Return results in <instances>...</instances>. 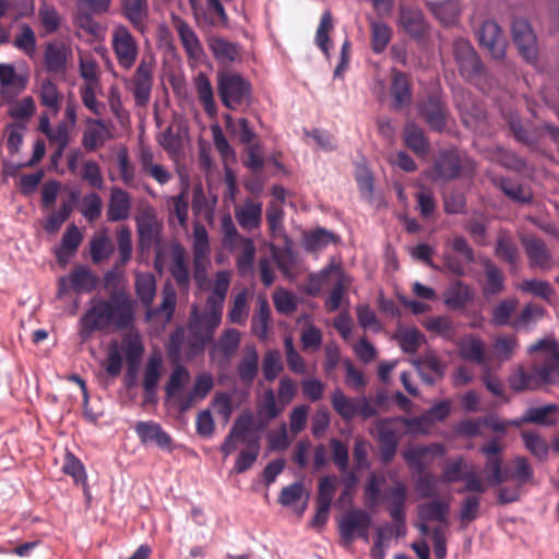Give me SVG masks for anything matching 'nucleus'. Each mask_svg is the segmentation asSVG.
<instances>
[{
    "instance_id": "1",
    "label": "nucleus",
    "mask_w": 559,
    "mask_h": 559,
    "mask_svg": "<svg viewBox=\"0 0 559 559\" xmlns=\"http://www.w3.org/2000/svg\"><path fill=\"white\" fill-rule=\"evenodd\" d=\"M135 302L124 289L115 288L107 299H94L81 317L79 335L87 341L96 331L115 326L117 330L128 329L133 324Z\"/></svg>"
},
{
    "instance_id": "2",
    "label": "nucleus",
    "mask_w": 559,
    "mask_h": 559,
    "mask_svg": "<svg viewBox=\"0 0 559 559\" xmlns=\"http://www.w3.org/2000/svg\"><path fill=\"white\" fill-rule=\"evenodd\" d=\"M230 286V274L222 270L215 274L213 286L205 301L202 313L192 314L189 323L190 336L203 349L213 340L217 326L222 322L225 299Z\"/></svg>"
},
{
    "instance_id": "3",
    "label": "nucleus",
    "mask_w": 559,
    "mask_h": 559,
    "mask_svg": "<svg viewBox=\"0 0 559 559\" xmlns=\"http://www.w3.org/2000/svg\"><path fill=\"white\" fill-rule=\"evenodd\" d=\"M559 377V355H552L547 364L537 360L530 369L519 367L509 378V384L515 392L533 391L549 383H555Z\"/></svg>"
},
{
    "instance_id": "4",
    "label": "nucleus",
    "mask_w": 559,
    "mask_h": 559,
    "mask_svg": "<svg viewBox=\"0 0 559 559\" xmlns=\"http://www.w3.org/2000/svg\"><path fill=\"white\" fill-rule=\"evenodd\" d=\"M217 93L222 105L236 111L250 104L252 86L241 74L222 71L217 73Z\"/></svg>"
},
{
    "instance_id": "5",
    "label": "nucleus",
    "mask_w": 559,
    "mask_h": 559,
    "mask_svg": "<svg viewBox=\"0 0 559 559\" xmlns=\"http://www.w3.org/2000/svg\"><path fill=\"white\" fill-rule=\"evenodd\" d=\"M192 251V277L200 290H206L210 284L207 270L211 261L209 236L204 226H195L193 229Z\"/></svg>"
},
{
    "instance_id": "6",
    "label": "nucleus",
    "mask_w": 559,
    "mask_h": 559,
    "mask_svg": "<svg viewBox=\"0 0 559 559\" xmlns=\"http://www.w3.org/2000/svg\"><path fill=\"white\" fill-rule=\"evenodd\" d=\"M110 46L118 66L130 70L139 57V45L130 29L123 24H117L110 33Z\"/></svg>"
},
{
    "instance_id": "7",
    "label": "nucleus",
    "mask_w": 559,
    "mask_h": 559,
    "mask_svg": "<svg viewBox=\"0 0 559 559\" xmlns=\"http://www.w3.org/2000/svg\"><path fill=\"white\" fill-rule=\"evenodd\" d=\"M126 90L130 91L138 107H146L153 90V67L141 60L131 78H123Z\"/></svg>"
},
{
    "instance_id": "8",
    "label": "nucleus",
    "mask_w": 559,
    "mask_h": 559,
    "mask_svg": "<svg viewBox=\"0 0 559 559\" xmlns=\"http://www.w3.org/2000/svg\"><path fill=\"white\" fill-rule=\"evenodd\" d=\"M450 503L445 500L436 498L428 502L420 503L417 507L418 523L417 530L423 536H428L430 532V522H437L449 526Z\"/></svg>"
},
{
    "instance_id": "9",
    "label": "nucleus",
    "mask_w": 559,
    "mask_h": 559,
    "mask_svg": "<svg viewBox=\"0 0 559 559\" xmlns=\"http://www.w3.org/2000/svg\"><path fill=\"white\" fill-rule=\"evenodd\" d=\"M445 449L440 443L429 445H415L403 452V459L407 466L417 475L427 473V468L432 464L435 456H442Z\"/></svg>"
},
{
    "instance_id": "10",
    "label": "nucleus",
    "mask_w": 559,
    "mask_h": 559,
    "mask_svg": "<svg viewBox=\"0 0 559 559\" xmlns=\"http://www.w3.org/2000/svg\"><path fill=\"white\" fill-rule=\"evenodd\" d=\"M453 55L461 75L466 80L474 79L481 71V61L472 44L464 38L453 43Z\"/></svg>"
},
{
    "instance_id": "11",
    "label": "nucleus",
    "mask_w": 559,
    "mask_h": 559,
    "mask_svg": "<svg viewBox=\"0 0 559 559\" xmlns=\"http://www.w3.org/2000/svg\"><path fill=\"white\" fill-rule=\"evenodd\" d=\"M371 525L370 514L361 509L347 511L338 522L340 544L349 546L357 538V533Z\"/></svg>"
},
{
    "instance_id": "12",
    "label": "nucleus",
    "mask_w": 559,
    "mask_h": 559,
    "mask_svg": "<svg viewBox=\"0 0 559 559\" xmlns=\"http://www.w3.org/2000/svg\"><path fill=\"white\" fill-rule=\"evenodd\" d=\"M134 431L144 445H155L160 450H173V438L160 424L154 420H141L134 425Z\"/></svg>"
},
{
    "instance_id": "13",
    "label": "nucleus",
    "mask_w": 559,
    "mask_h": 559,
    "mask_svg": "<svg viewBox=\"0 0 559 559\" xmlns=\"http://www.w3.org/2000/svg\"><path fill=\"white\" fill-rule=\"evenodd\" d=\"M512 36L522 57L530 63L535 62L537 60V43L530 23L524 19L514 20Z\"/></svg>"
},
{
    "instance_id": "14",
    "label": "nucleus",
    "mask_w": 559,
    "mask_h": 559,
    "mask_svg": "<svg viewBox=\"0 0 559 559\" xmlns=\"http://www.w3.org/2000/svg\"><path fill=\"white\" fill-rule=\"evenodd\" d=\"M252 425L253 415L250 412H243L239 415L225 437L224 442L221 444L219 451L224 459L236 451L238 442L247 443V441L250 440L248 439V433L252 429Z\"/></svg>"
},
{
    "instance_id": "15",
    "label": "nucleus",
    "mask_w": 559,
    "mask_h": 559,
    "mask_svg": "<svg viewBox=\"0 0 559 559\" xmlns=\"http://www.w3.org/2000/svg\"><path fill=\"white\" fill-rule=\"evenodd\" d=\"M479 44L485 47L493 59L501 60L506 56L507 41L500 26L495 21H485L478 32Z\"/></svg>"
},
{
    "instance_id": "16",
    "label": "nucleus",
    "mask_w": 559,
    "mask_h": 559,
    "mask_svg": "<svg viewBox=\"0 0 559 559\" xmlns=\"http://www.w3.org/2000/svg\"><path fill=\"white\" fill-rule=\"evenodd\" d=\"M462 168L463 163L459 153L454 150H444L433 164L431 178L433 181H450L460 177Z\"/></svg>"
},
{
    "instance_id": "17",
    "label": "nucleus",
    "mask_w": 559,
    "mask_h": 559,
    "mask_svg": "<svg viewBox=\"0 0 559 559\" xmlns=\"http://www.w3.org/2000/svg\"><path fill=\"white\" fill-rule=\"evenodd\" d=\"M419 114L431 130L437 132H442L444 130L449 111L447 105L439 96H428L419 105Z\"/></svg>"
},
{
    "instance_id": "18",
    "label": "nucleus",
    "mask_w": 559,
    "mask_h": 559,
    "mask_svg": "<svg viewBox=\"0 0 559 559\" xmlns=\"http://www.w3.org/2000/svg\"><path fill=\"white\" fill-rule=\"evenodd\" d=\"M171 25L175 31L178 33L180 43L188 56L189 59L199 61L201 60L204 50L202 44L194 32V29L189 25V23L182 17L173 14L171 15Z\"/></svg>"
},
{
    "instance_id": "19",
    "label": "nucleus",
    "mask_w": 559,
    "mask_h": 559,
    "mask_svg": "<svg viewBox=\"0 0 559 559\" xmlns=\"http://www.w3.org/2000/svg\"><path fill=\"white\" fill-rule=\"evenodd\" d=\"M522 243L531 267L543 271H549L552 267L551 252L543 239L528 235L522 238Z\"/></svg>"
},
{
    "instance_id": "20",
    "label": "nucleus",
    "mask_w": 559,
    "mask_h": 559,
    "mask_svg": "<svg viewBox=\"0 0 559 559\" xmlns=\"http://www.w3.org/2000/svg\"><path fill=\"white\" fill-rule=\"evenodd\" d=\"M72 56L71 48L62 41H49L44 50V66L47 72L63 74Z\"/></svg>"
},
{
    "instance_id": "21",
    "label": "nucleus",
    "mask_w": 559,
    "mask_h": 559,
    "mask_svg": "<svg viewBox=\"0 0 559 559\" xmlns=\"http://www.w3.org/2000/svg\"><path fill=\"white\" fill-rule=\"evenodd\" d=\"M86 124L81 143L87 152H95L111 139L109 127L103 119L90 118L86 120Z\"/></svg>"
},
{
    "instance_id": "22",
    "label": "nucleus",
    "mask_w": 559,
    "mask_h": 559,
    "mask_svg": "<svg viewBox=\"0 0 559 559\" xmlns=\"http://www.w3.org/2000/svg\"><path fill=\"white\" fill-rule=\"evenodd\" d=\"M170 258L169 272L181 290H188L191 283V274L187 262L186 249L180 243H174L170 248Z\"/></svg>"
},
{
    "instance_id": "23",
    "label": "nucleus",
    "mask_w": 559,
    "mask_h": 559,
    "mask_svg": "<svg viewBox=\"0 0 559 559\" xmlns=\"http://www.w3.org/2000/svg\"><path fill=\"white\" fill-rule=\"evenodd\" d=\"M442 299L448 309L462 310L474 300V292L466 283L455 280L448 285Z\"/></svg>"
},
{
    "instance_id": "24",
    "label": "nucleus",
    "mask_w": 559,
    "mask_h": 559,
    "mask_svg": "<svg viewBox=\"0 0 559 559\" xmlns=\"http://www.w3.org/2000/svg\"><path fill=\"white\" fill-rule=\"evenodd\" d=\"M390 95L392 97V107L400 110L412 103L413 90L409 78L396 70H392Z\"/></svg>"
},
{
    "instance_id": "25",
    "label": "nucleus",
    "mask_w": 559,
    "mask_h": 559,
    "mask_svg": "<svg viewBox=\"0 0 559 559\" xmlns=\"http://www.w3.org/2000/svg\"><path fill=\"white\" fill-rule=\"evenodd\" d=\"M262 213V202L246 199L242 205L236 206L235 218L242 229L251 231L261 227Z\"/></svg>"
},
{
    "instance_id": "26",
    "label": "nucleus",
    "mask_w": 559,
    "mask_h": 559,
    "mask_svg": "<svg viewBox=\"0 0 559 559\" xmlns=\"http://www.w3.org/2000/svg\"><path fill=\"white\" fill-rule=\"evenodd\" d=\"M122 15L134 29L145 33L148 20V0H121Z\"/></svg>"
},
{
    "instance_id": "27",
    "label": "nucleus",
    "mask_w": 559,
    "mask_h": 559,
    "mask_svg": "<svg viewBox=\"0 0 559 559\" xmlns=\"http://www.w3.org/2000/svg\"><path fill=\"white\" fill-rule=\"evenodd\" d=\"M209 48L217 62L223 66H230L241 60L240 47L223 37L210 38Z\"/></svg>"
},
{
    "instance_id": "28",
    "label": "nucleus",
    "mask_w": 559,
    "mask_h": 559,
    "mask_svg": "<svg viewBox=\"0 0 559 559\" xmlns=\"http://www.w3.org/2000/svg\"><path fill=\"white\" fill-rule=\"evenodd\" d=\"M131 211V197L120 187H112L109 197L107 218L110 222H120L129 217Z\"/></svg>"
},
{
    "instance_id": "29",
    "label": "nucleus",
    "mask_w": 559,
    "mask_h": 559,
    "mask_svg": "<svg viewBox=\"0 0 559 559\" xmlns=\"http://www.w3.org/2000/svg\"><path fill=\"white\" fill-rule=\"evenodd\" d=\"M193 86L200 104L210 118L217 115V106L214 99V90L207 75L203 72L198 73L193 79Z\"/></svg>"
},
{
    "instance_id": "30",
    "label": "nucleus",
    "mask_w": 559,
    "mask_h": 559,
    "mask_svg": "<svg viewBox=\"0 0 559 559\" xmlns=\"http://www.w3.org/2000/svg\"><path fill=\"white\" fill-rule=\"evenodd\" d=\"M399 23L401 27L414 38L423 37L427 28L423 12L418 9L407 7L400 9Z\"/></svg>"
},
{
    "instance_id": "31",
    "label": "nucleus",
    "mask_w": 559,
    "mask_h": 559,
    "mask_svg": "<svg viewBox=\"0 0 559 559\" xmlns=\"http://www.w3.org/2000/svg\"><path fill=\"white\" fill-rule=\"evenodd\" d=\"M83 240V235L74 224L68 226L62 236L60 247L56 250V258L60 264H67L75 254Z\"/></svg>"
},
{
    "instance_id": "32",
    "label": "nucleus",
    "mask_w": 559,
    "mask_h": 559,
    "mask_svg": "<svg viewBox=\"0 0 559 559\" xmlns=\"http://www.w3.org/2000/svg\"><path fill=\"white\" fill-rule=\"evenodd\" d=\"M259 371V354L254 346H246L237 365V374L242 384L251 386Z\"/></svg>"
},
{
    "instance_id": "33",
    "label": "nucleus",
    "mask_w": 559,
    "mask_h": 559,
    "mask_svg": "<svg viewBox=\"0 0 559 559\" xmlns=\"http://www.w3.org/2000/svg\"><path fill=\"white\" fill-rule=\"evenodd\" d=\"M162 360L159 357H150L144 369L143 390L144 402L153 403L156 400L157 385L160 379Z\"/></svg>"
},
{
    "instance_id": "34",
    "label": "nucleus",
    "mask_w": 559,
    "mask_h": 559,
    "mask_svg": "<svg viewBox=\"0 0 559 559\" xmlns=\"http://www.w3.org/2000/svg\"><path fill=\"white\" fill-rule=\"evenodd\" d=\"M27 76L16 73L14 67L10 63H0V86L2 94L12 91L15 95L26 88Z\"/></svg>"
},
{
    "instance_id": "35",
    "label": "nucleus",
    "mask_w": 559,
    "mask_h": 559,
    "mask_svg": "<svg viewBox=\"0 0 559 559\" xmlns=\"http://www.w3.org/2000/svg\"><path fill=\"white\" fill-rule=\"evenodd\" d=\"M486 273V284L483 288L485 298L497 296L504 290V276L501 270L489 259L483 261Z\"/></svg>"
},
{
    "instance_id": "36",
    "label": "nucleus",
    "mask_w": 559,
    "mask_h": 559,
    "mask_svg": "<svg viewBox=\"0 0 559 559\" xmlns=\"http://www.w3.org/2000/svg\"><path fill=\"white\" fill-rule=\"evenodd\" d=\"M135 294L142 306L151 308L156 294V278L152 273H135L134 278Z\"/></svg>"
},
{
    "instance_id": "37",
    "label": "nucleus",
    "mask_w": 559,
    "mask_h": 559,
    "mask_svg": "<svg viewBox=\"0 0 559 559\" xmlns=\"http://www.w3.org/2000/svg\"><path fill=\"white\" fill-rule=\"evenodd\" d=\"M460 356L469 361L483 365L486 361L484 342L475 335H466L457 343Z\"/></svg>"
},
{
    "instance_id": "38",
    "label": "nucleus",
    "mask_w": 559,
    "mask_h": 559,
    "mask_svg": "<svg viewBox=\"0 0 559 559\" xmlns=\"http://www.w3.org/2000/svg\"><path fill=\"white\" fill-rule=\"evenodd\" d=\"M69 281L76 293H91L99 283V278L85 265L75 266L69 275Z\"/></svg>"
},
{
    "instance_id": "39",
    "label": "nucleus",
    "mask_w": 559,
    "mask_h": 559,
    "mask_svg": "<svg viewBox=\"0 0 559 559\" xmlns=\"http://www.w3.org/2000/svg\"><path fill=\"white\" fill-rule=\"evenodd\" d=\"M245 444L246 447L240 450L235 461L233 472L236 474H242L250 469L257 462L261 451L260 439L258 437L251 438Z\"/></svg>"
},
{
    "instance_id": "40",
    "label": "nucleus",
    "mask_w": 559,
    "mask_h": 559,
    "mask_svg": "<svg viewBox=\"0 0 559 559\" xmlns=\"http://www.w3.org/2000/svg\"><path fill=\"white\" fill-rule=\"evenodd\" d=\"M404 142L406 146L418 156H426L430 144L421 128L414 122H408L404 129Z\"/></svg>"
},
{
    "instance_id": "41",
    "label": "nucleus",
    "mask_w": 559,
    "mask_h": 559,
    "mask_svg": "<svg viewBox=\"0 0 559 559\" xmlns=\"http://www.w3.org/2000/svg\"><path fill=\"white\" fill-rule=\"evenodd\" d=\"M506 481H513L523 486L534 481V469L525 456H516L513 460V467H506Z\"/></svg>"
},
{
    "instance_id": "42",
    "label": "nucleus",
    "mask_w": 559,
    "mask_h": 559,
    "mask_svg": "<svg viewBox=\"0 0 559 559\" xmlns=\"http://www.w3.org/2000/svg\"><path fill=\"white\" fill-rule=\"evenodd\" d=\"M331 404L335 413L345 421L357 416V397L347 396L341 389L332 392Z\"/></svg>"
},
{
    "instance_id": "43",
    "label": "nucleus",
    "mask_w": 559,
    "mask_h": 559,
    "mask_svg": "<svg viewBox=\"0 0 559 559\" xmlns=\"http://www.w3.org/2000/svg\"><path fill=\"white\" fill-rule=\"evenodd\" d=\"M79 73L83 85L100 84V70L97 60L88 51H79Z\"/></svg>"
},
{
    "instance_id": "44",
    "label": "nucleus",
    "mask_w": 559,
    "mask_h": 559,
    "mask_svg": "<svg viewBox=\"0 0 559 559\" xmlns=\"http://www.w3.org/2000/svg\"><path fill=\"white\" fill-rule=\"evenodd\" d=\"M76 201V194L74 192L71 193V198L69 201H62L58 211L52 212L50 215L46 217L44 229L48 234L57 233L63 223L70 217L71 213L74 209V202Z\"/></svg>"
},
{
    "instance_id": "45",
    "label": "nucleus",
    "mask_w": 559,
    "mask_h": 559,
    "mask_svg": "<svg viewBox=\"0 0 559 559\" xmlns=\"http://www.w3.org/2000/svg\"><path fill=\"white\" fill-rule=\"evenodd\" d=\"M519 288L521 292L545 300L548 304H551L556 295V290L551 284L548 281L539 278L524 280Z\"/></svg>"
},
{
    "instance_id": "46",
    "label": "nucleus",
    "mask_w": 559,
    "mask_h": 559,
    "mask_svg": "<svg viewBox=\"0 0 559 559\" xmlns=\"http://www.w3.org/2000/svg\"><path fill=\"white\" fill-rule=\"evenodd\" d=\"M376 429L379 442H400L401 437L404 435L399 416L378 420Z\"/></svg>"
},
{
    "instance_id": "47",
    "label": "nucleus",
    "mask_w": 559,
    "mask_h": 559,
    "mask_svg": "<svg viewBox=\"0 0 559 559\" xmlns=\"http://www.w3.org/2000/svg\"><path fill=\"white\" fill-rule=\"evenodd\" d=\"M423 326L430 333H435L445 340H453L456 330L453 321L445 316L427 317L423 321Z\"/></svg>"
},
{
    "instance_id": "48",
    "label": "nucleus",
    "mask_w": 559,
    "mask_h": 559,
    "mask_svg": "<svg viewBox=\"0 0 559 559\" xmlns=\"http://www.w3.org/2000/svg\"><path fill=\"white\" fill-rule=\"evenodd\" d=\"M521 438L527 451L538 461H546L549 455V444L547 440L535 431H522Z\"/></svg>"
},
{
    "instance_id": "49",
    "label": "nucleus",
    "mask_w": 559,
    "mask_h": 559,
    "mask_svg": "<svg viewBox=\"0 0 559 559\" xmlns=\"http://www.w3.org/2000/svg\"><path fill=\"white\" fill-rule=\"evenodd\" d=\"M271 311L266 299L259 300L258 308L251 320V331L261 341L267 338Z\"/></svg>"
},
{
    "instance_id": "50",
    "label": "nucleus",
    "mask_w": 559,
    "mask_h": 559,
    "mask_svg": "<svg viewBox=\"0 0 559 559\" xmlns=\"http://www.w3.org/2000/svg\"><path fill=\"white\" fill-rule=\"evenodd\" d=\"M371 48L374 53H382L392 39V28L384 22L370 23Z\"/></svg>"
},
{
    "instance_id": "51",
    "label": "nucleus",
    "mask_w": 559,
    "mask_h": 559,
    "mask_svg": "<svg viewBox=\"0 0 559 559\" xmlns=\"http://www.w3.org/2000/svg\"><path fill=\"white\" fill-rule=\"evenodd\" d=\"M285 407L276 402L275 393L272 389L264 391L262 400L258 404V415L270 423L280 416Z\"/></svg>"
},
{
    "instance_id": "52",
    "label": "nucleus",
    "mask_w": 559,
    "mask_h": 559,
    "mask_svg": "<svg viewBox=\"0 0 559 559\" xmlns=\"http://www.w3.org/2000/svg\"><path fill=\"white\" fill-rule=\"evenodd\" d=\"M546 313L544 307L528 302L521 310L520 314L512 322L514 329H526L537 323Z\"/></svg>"
},
{
    "instance_id": "53",
    "label": "nucleus",
    "mask_w": 559,
    "mask_h": 559,
    "mask_svg": "<svg viewBox=\"0 0 559 559\" xmlns=\"http://www.w3.org/2000/svg\"><path fill=\"white\" fill-rule=\"evenodd\" d=\"M102 93V84L82 85L80 96L82 104L95 116H102L106 109L104 103L97 100V94Z\"/></svg>"
},
{
    "instance_id": "54",
    "label": "nucleus",
    "mask_w": 559,
    "mask_h": 559,
    "mask_svg": "<svg viewBox=\"0 0 559 559\" xmlns=\"http://www.w3.org/2000/svg\"><path fill=\"white\" fill-rule=\"evenodd\" d=\"M114 245L106 234L94 236L90 241V253L92 261L97 264L108 259L114 253Z\"/></svg>"
},
{
    "instance_id": "55",
    "label": "nucleus",
    "mask_w": 559,
    "mask_h": 559,
    "mask_svg": "<svg viewBox=\"0 0 559 559\" xmlns=\"http://www.w3.org/2000/svg\"><path fill=\"white\" fill-rule=\"evenodd\" d=\"M442 483L441 478L431 472L418 474L415 481V490L423 499L436 498L439 495L438 486Z\"/></svg>"
},
{
    "instance_id": "56",
    "label": "nucleus",
    "mask_w": 559,
    "mask_h": 559,
    "mask_svg": "<svg viewBox=\"0 0 559 559\" xmlns=\"http://www.w3.org/2000/svg\"><path fill=\"white\" fill-rule=\"evenodd\" d=\"M239 344H240L239 331L236 329H227L219 336L217 343L215 344L213 353L218 352L225 358L228 359L236 354V352L239 347Z\"/></svg>"
},
{
    "instance_id": "57",
    "label": "nucleus",
    "mask_w": 559,
    "mask_h": 559,
    "mask_svg": "<svg viewBox=\"0 0 559 559\" xmlns=\"http://www.w3.org/2000/svg\"><path fill=\"white\" fill-rule=\"evenodd\" d=\"M248 314V290L243 288L238 292L233 299L231 307L228 311V320L231 323L243 325Z\"/></svg>"
},
{
    "instance_id": "58",
    "label": "nucleus",
    "mask_w": 559,
    "mask_h": 559,
    "mask_svg": "<svg viewBox=\"0 0 559 559\" xmlns=\"http://www.w3.org/2000/svg\"><path fill=\"white\" fill-rule=\"evenodd\" d=\"M484 472L486 473L488 486L497 487L502 485L506 476L502 456L486 457Z\"/></svg>"
},
{
    "instance_id": "59",
    "label": "nucleus",
    "mask_w": 559,
    "mask_h": 559,
    "mask_svg": "<svg viewBox=\"0 0 559 559\" xmlns=\"http://www.w3.org/2000/svg\"><path fill=\"white\" fill-rule=\"evenodd\" d=\"M391 496V507H390V515L393 520L400 523L405 522V511L404 504L406 500V487L404 484H396L390 492Z\"/></svg>"
},
{
    "instance_id": "60",
    "label": "nucleus",
    "mask_w": 559,
    "mask_h": 559,
    "mask_svg": "<svg viewBox=\"0 0 559 559\" xmlns=\"http://www.w3.org/2000/svg\"><path fill=\"white\" fill-rule=\"evenodd\" d=\"M480 510V498L474 495L465 497L461 503L459 520L461 527H466L469 523L474 522Z\"/></svg>"
},
{
    "instance_id": "61",
    "label": "nucleus",
    "mask_w": 559,
    "mask_h": 559,
    "mask_svg": "<svg viewBox=\"0 0 559 559\" xmlns=\"http://www.w3.org/2000/svg\"><path fill=\"white\" fill-rule=\"evenodd\" d=\"M284 349L288 369L297 374H306V361L301 357V355L296 350L293 338L290 336H286L284 338Z\"/></svg>"
},
{
    "instance_id": "62",
    "label": "nucleus",
    "mask_w": 559,
    "mask_h": 559,
    "mask_svg": "<svg viewBox=\"0 0 559 559\" xmlns=\"http://www.w3.org/2000/svg\"><path fill=\"white\" fill-rule=\"evenodd\" d=\"M518 307V299H502L491 311L492 323L497 326H504L510 323V318Z\"/></svg>"
},
{
    "instance_id": "63",
    "label": "nucleus",
    "mask_w": 559,
    "mask_h": 559,
    "mask_svg": "<svg viewBox=\"0 0 559 559\" xmlns=\"http://www.w3.org/2000/svg\"><path fill=\"white\" fill-rule=\"evenodd\" d=\"M498 187L510 199L520 203H527L532 199L530 191L525 190L520 183L512 181L510 178L501 177L497 180Z\"/></svg>"
},
{
    "instance_id": "64",
    "label": "nucleus",
    "mask_w": 559,
    "mask_h": 559,
    "mask_svg": "<svg viewBox=\"0 0 559 559\" xmlns=\"http://www.w3.org/2000/svg\"><path fill=\"white\" fill-rule=\"evenodd\" d=\"M283 364L277 349L267 350L262 359V372L266 381L272 382L282 372Z\"/></svg>"
}]
</instances>
